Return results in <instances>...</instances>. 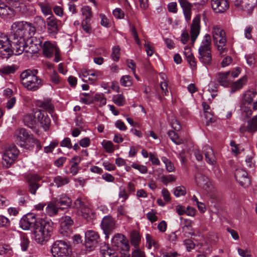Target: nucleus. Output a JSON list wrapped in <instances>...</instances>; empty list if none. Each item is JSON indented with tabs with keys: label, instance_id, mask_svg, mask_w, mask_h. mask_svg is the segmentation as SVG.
Segmentation results:
<instances>
[{
	"label": "nucleus",
	"instance_id": "obj_26",
	"mask_svg": "<svg viewBox=\"0 0 257 257\" xmlns=\"http://www.w3.org/2000/svg\"><path fill=\"white\" fill-rule=\"evenodd\" d=\"M203 152L206 162L210 165H214L216 161L212 149L208 145H205L203 147Z\"/></svg>",
	"mask_w": 257,
	"mask_h": 257
},
{
	"label": "nucleus",
	"instance_id": "obj_19",
	"mask_svg": "<svg viewBox=\"0 0 257 257\" xmlns=\"http://www.w3.org/2000/svg\"><path fill=\"white\" fill-rule=\"evenodd\" d=\"M58 49L55 44L48 41H45L42 46L43 55L47 58L52 57L55 52L57 53Z\"/></svg>",
	"mask_w": 257,
	"mask_h": 257
},
{
	"label": "nucleus",
	"instance_id": "obj_38",
	"mask_svg": "<svg viewBox=\"0 0 257 257\" xmlns=\"http://www.w3.org/2000/svg\"><path fill=\"white\" fill-rule=\"evenodd\" d=\"M54 182L58 187L67 184L69 182V179L66 176H57L54 178Z\"/></svg>",
	"mask_w": 257,
	"mask_h": 257
},
{
	"label": "nucleus",
	"instance_id": "obj_49",
	"mask_svg": "<svg viewBox=\"0 0 257 257\" xmlns=\"http://www.w3.org/2000/svg\"><path fill=\"white\" fill-rule=\"evenodd\" d=\"M131 167L135 169L138 170L142 174H146L147 173L148 168L146 166L139 165L136 163H133Z\"/></svg>",
	"mask_w": 257,
	"mask_h": 257
},
{
	"label": "nucleus",
	"instance_id": "obj_17",
	"mask_svg": "<svg viewBox=\"0 0 257 257\" xmlns=\"http://www.w3.org/2000/svg\"><path fill=\"white\" fill-rule=\"evenodd\" d=\"M101 227L103 230L106 237L114 229L115 222L112 217L106 216L103 217L101 221Z\"/></svg>",
	"mask_w": 257,
	"mask_h": 257
},
{
	"label": "nucleus",
	"instance_id": "obj_7",
	"mask_svg": "<svg viewBox=\"0 0 257 257\" xmlns=\"http://www.w3.org/2000/svg\"><path fill=\"white\" fill-rule=\"evenodd\" d=\"M100 240L99 235L95 231L89 230L85 234V243L86 248L92 250L97 245Z\"/></svg>",
	"mask_w": 257,
	"mask_h": 257
},
{
	"label": "nucleus",
	"instance_id": "obj_62",
	"mask_svg": "<svg viewBox=\"0 0 257 257\" xmlns=\"http://www.w3.org/2000/svg\"><path fill=\"white\" fill-rule=\"evenodd\" d=\"M50 79L51 81L55 84H58L61 81L59 75L56 71H53L52 72L50 75Z\"/></svg>",
	"mask_w": 257,
	"mask_h": 257
},
{
	"label": "nucleus",
	"instance_id": "obj_18",
	"mask_svg": "<svg viewBox=\"0 0 257 257\" xmlns=\"http://www.w3.org/2000/svg\"><path fill=\"white\" fill-rule=\"evenodd\" d=\"M199 61L205 66H210L212 63V58L211 50L198 49Z\"/></svg>",
	"mask_w": 257,
	"mask_h": 257
},
{
	"label": "nucleus",
	"instance_id": "obj_48",
	"mask_svg": "<svg viewBox=\"0 0 257 257\" xmlns=\"http://www.w3.org/2000/svg\"><path fill=\"white\" fill-rule=\"evenodd\" d=\"M241 114L242 117H249L252 114L251 108L244 105L241 106Z\"/></svg>",
	"mask_w": 257,
	"mask_h": 257
},
{
	"label": "nucleus",
	"instance_id": "obj_10",
	"mask_svg": "<svg viewBox=\"0 0 257 257\" xmlns=\"http://www.w3.org/2000/svg\"><path fill=\"white\" fill-rule=\"evenodd\" d=\"M46 22L48 33L51 36H55L59 31L61 22L52 16L47 19Z\"/></svg>",
	"mask_w": 257,
	"mask_h": 257
},
{
	"label": "nucleus",
	"instance_id": "obj_40",
	"mask_svg": "<svg viewBox=\"0 0 257 257\" xmlns=\"http://www.w3.org/2000/svg\"><path fill=\"white\" fill-rule=\"evenodd\" d=\"M256 94V93L255 91H251L250 90L246 91L243 95L244 101L248 104H250Z\"/></svg>",
	"mask_w": 257,
	"mask_h": 257
},
{
	"label": "nucleus",
	"instance_id": "obj_64",
	"mask_svg": "<svg viewBox=\"0 0 257 257\" xmlns=\"http://www.w3.org/2000/svg\"><path fill=\"white\" fill-rule=\"evenodd\" d=\"M238 253L242 257H250L251 256V251L248 249L238 248Z\"/></svg>",
	"mask_w": 257,
	"mask_h": 257
},
{
	"label": "nucleus",
	"instance_id": "obj_20",
	"mask_svg": "<svg viewBox=\"0 0 257 257\" xmlns=\"http://www.w3.org/2000/svg\"><path fill=\"white\" fill-rule=\"evenodd\" d=\"M200 16H197L193 19L192 24L191 27V39L193 43H194L200 33Z\"/></svg>",
	"mask_w": 257,
	"mask_h": 257
},
{
	"label": "nucleus",
	"instance_id": "obj_53",
	"mask_svg": "<svg viewBox=\"0 0 257 257\" xmlns=\"http://www.w3.org/2000/svg\"><path fill=\"white\" fill-rule=\"evenodd\" d=\"M130 30L134 37L135 42L138 45H140L141 44V41L139 38L135 27L134 25H130Z\"/></svg>",
	"mask_w": 257,
	"mask_h": 257
},
{
	"label": "nucleus",
	"instance_id": "obj_47",
	"mask_svg": "<svg viewBox=\"0 0 257 257\" xmlns=\"http://www.w3.org/2000/svg\"><path fill=\"white\" fill-rule=\"evenodd\" d=\"M81 10L82 15L85 17V19L83 21H90V18L92 16L91 9L88 6H85L83 7Z\"/></svg>",
	"mask_w": 257,
	"mask_h": 257
},
{
	"label": "nucleus",
	"instance_id": "obj_14",
	"mask_svg": "<svg viewBox=\"0 0 257 257\" xmlns=\"http://www.w3.org/2000/svg\"><path fill=\"white\" fill-rule=\"evenodd\" d=\"M27 47L26 41L24 40V39L14 40L13 46L11 47L12 54L19 55L21 54L24 51L28 52L29 51L27 49Z\"/></svg>",
	"mask_w": 257,
	"mask_h": 257
},
{
	"label": "nucleus",
	"instance_id": "obj_50",
	"mask_svg": "<svg viewBox=\"0 0 257 257\" xmlns=\"http://www.w3.org/2000/svg\"><path fill=\"white\" fill-rule=\"evenodd\" d=\"M111 57L115 61H117L120 57V48L118 46H115L112 49Z\"/></svg>",
	"mask_w": 257,
	"mask_h": 257
},
{
	"label": "nucleus",
	"instance_id": "obj_56",
	"mask_svg": "<svg viewBox=\"0 0 257 257\" xmlns=\"http://www.w3.org/2000/svg\"><path fill=\"white\" fill-rule=\"evenodd\" d=\"M30 241L29 239L25 236H23L21 239V246L23 251L27 250Z\"/></svg>",
	"mask_w": 257,
	"mask_h": 257
},
{
	"label": "nucleus",
	"instance_id": "obj_46",
	"mask_svg": "<svg viewBox=\"0 0 257 257\" xmlns=\"http://www.w3.org/2000/svg\"><path fill=\"white\" fill-rule=\"evenodd\" d=\"M30 38V43L31 44V47H33V45H34L37 49H39V47H41L42 43V40L43 38L42 37H29Z\"/></svg>",
	"mask_w": 257,
	"mask_h": 257
},
{
	"label": "nucleus",
	"instance_id": "obj_25",
	"mask_svg": "<svg viewBox=\"0 0 257 257\" xmlns=\"http://www.w3.org/2000/svg\"><path fill=\"white\" fill-rule=\"evenodd\" d=\"M7 3L10 6L13 7L14 8H20L19 10L22 11L23 13L28 14V13H31L32 10H30V9L32 8L31 5H25L24 4L21 3L20 4L19 3V0H5Z\"/></svg>",
	"mask_w": 257,
	"mask_h": 257
},
{
	"label": "nucleus",
	"instance_id": "obj_16",
	"mask_svg": "<svg viewBox=\"0 0 257 257\" xmlns=\"http://www.w3.org/2000/svg\"><path fill=\"white\" fill-rule=\"evenodd\" d=\"M35 114L41 126L45 131H47L49 129L51 120L47 113L38 109L35 111Z\"/></svg>",
	"mask_w": 257,
	"mask_h": 257
},
{
	"label": "nucleus",
	"instance_id": "obj_58",
	"mask_svg": "<svg viewBox=\"0 0 257 257\" xmlns=\"http://www.w3.org/2000/svg\"><path fill=\"white\" fill-rule=\"evenodd\" d=\"M111 250L107 248V249H101L100 250L101 253L103 257H118L117 255L111 253Z\"/></svg>",
	"mask_w": 257,
	"mask_h": 257
},
{
	"label": "nucleus",
	"instance_id": "obj_34",
	"mask_svg": "<svg viewBox=\"0 0 257 257\" xmlns=\"http://www.w3.org/2000/svg\"><path fill=\"white\" fill-rule=\"evenodd\" d=\"M54 200H57V202L59 203L60 205H63L66 207L70 206L72 202L71 199L65 194L60 195L58 198H55Z\"/></svg>",
	"mask_w": 257,
	"mask_h": 257
},
{
	"label": "nucleus",
	"instance_id": "obj_55",
	"mask_svg": "<svg viewBox=\"0 0 257 257\" xmlns=\"http://www.w3.org/2000/svg\"><path fill=\"white\" fill-rule=\"evenodd\" d=\"M58 142L57 141H53L50 143L48 146L44 147V152L46 153H49L52 152L54 148L58 145Z\"/></svg>",
	"mask_w": 257,
	"mask_h": 257
},
{
	"label": "nucleus",
	"instance_id": "obj_51",
	"mask_svg": "<svg viewBox=\"0 0 257 257\" xmlns=\"http://www.w3.org/2000/svg\"><path fill=\"white\" fill-rule=\"evenodd\" d=\"M79 76L84 82H86L88 80L90 81L89 70H87L85 69H82L79 73Z\"/></svg>",
	"mask_w": 257,
	"mask_h": 257
},
{
	"label": "nucleus",
	"instance_id": "obj_13",
	"mask_svg": "<svg viewBox=\"0 0 257 257\" xmlns=\"http://www.w3.org/2000/svg\"><path fill=\"white\" fill-rule=\"evenodd\" d=\"M74 207L78 210V211L83 218H87L88 217L91 211L81 198H78L76 199L74 202Z\"/></svg>",
	"mask_w": 257,
	"mask_h": 257
},
{
	"label": "nucleus",
	"instance_id": "obj_32",
	"mask_svg": "<svg viewBox=\"0 0 257 257\" xmlns=\"http://www.w3.org/2000/svg\"><path fill=\"white\" fill-rule=\"evenodd\" d=\"M141 237L137 231H133L130 235L131 243L136 248H138L141 243Z\"/></svg>",
	"mask_w": 257,
	"mask_h": 257
},
{
	"label": "nucleus",
	"instance_id": "obj_43",
	"mask_svg": "<svg viewBox=\"0 0 257 257\" xmlns=\"http://www.w3.org/2000/svg\"><path fill=\"white\" fill-rule=\"evenodd\" d=\"M113 102L117 105L121 106L124 105L125 100V98L122 94H116L113 96Z\"/></svg>",
	"mask_w": 257,
	"mask_h": 257
},
{
	"label": "nucleus",
	"instance_id": "obj_35",
	"mask_svg": "<svg viewBox=\"0 0 257 257\" xmlns=\"http://www.w3.org/2000/svg\"><path fill=\"white\" fill-rule=\"evenodd\" d=\"M17 69L18 67L15 65L3 66L0 67V74L4 75L13 74Z\"/></svg>",
	"mask_w": 257,
	"mask_h": 257
},
{
	"label": "nucleus",
	"instance_id": "obj_1",
	"mask_svg": "<svg viewBox=\"0 0 257 257\" xmlns=\"http://www.w3.org/2000/svg\"><path fill=\"white\" fill-rule=\"evenodd\" d=\"M20 225L23 230L33 228L35 230V240L41 244L48 239L52 231L50 222L43 217H36L33 213L24 215L20 220Z\"/></svg>",
	"mask_w": 257,
	"mask_h": 257
},
{
	"label": "nucleus",
	"instance_id": "obj_37",
	"mask_svg": "<svg viewBox=\"0 0 257 257\" xmlns=\"http://www.w3.org/2000/svg\"><path fill=\"white\" fill-rule=\"evenodd\" d=\"M211 36L208 34H206L202 41L201 44L199 49L211 50Z\"/></svg>",
	"mask_w": 257,
	"mask_h": 257
},
{
	"label": "nucleus",
	"instance_id": "obj_23",
	"mask_svg": "<svg viewBox=\"0 0 257 257\" xmlns=\"http://www.w3.org/2000/svg\"><path fill=\"white\" fill-rule=\"evenodd\" d=\"M41 178L38 175H31L29 177V191L32 194H35L36 190L38 189L40 185L38 182L40 181Z\"/></svg>",
	"mask_w": 257,
	"mask_h": 257
},
{
	"label": "nucleus",
	"instance_id": "obj_15",
	"mask_svg": "<svg viewBox=\"0 0 257 257\" xmlns=\"http://www.w3.org/2000/svg\"><path fill=\"white\" fill-rule=\"evenodd\" d=\"M112 244L116 247H120V249H126L129 247V242L126 237L120 234L116 233L111 239Z\"/></svg>",
	"mask_w": 257,
	"mask_h": 257
},
{
	"label": "nucleus",
	"instance_id": "obj_12",
	"mask_svg": "<svg viewBox=\"0 0 257 257\" xmlns=\"http://www.w3.org/2000/svg\"><path fill=\"white\" fill-rule=\"evenodd\" d=\"M235 177L238 183L244 188L250 184L251 181L248 174L243 169H237L235 172Z\"/></svg>",
	"mask_w": 257,
	"mask_h": 257
},
{
	"label": "nucleus",
	"instance_id": "obj_22",
	"mask_svg": "<svg viewBox=\"0 0 257 257\" xmlns=\"http://www.w3.org/2000/svg\"><path fill=\"white\" fill-rule=\"evenodd\" d=\"M73 221L69 216L62 217L60 220V232L63 235H67L70 231V227L72 225Z\"/></svg>",
	"mask_w": 257,
	"mask_h": 257
},
{
	"label": "nucleus",
	"instance_id": "obj_28",
	"mask_svg": "<svg viewBox=\"0 0 257 257\" xmlns=\"http://www.w3.org/2000/svg\"><path fill=\"white\" fill-rule=\"evenodd\" d=\"M57 200L54 199L49 202L47 207H46V212L47 214L50 216H53L58 213V210L60 207L57 206Z\"/></svg>",
	"mask_w": 257,
	"mask_h": 257
},
{
	"label": "nucleus",
	"instance_id": "obj_57",
	"mask_svg": "<svg viewBox=\"0 0 257 257\" xmlns=\"http://www.w3.org/2000/svg\"><path fill=\"white\" fill-rule=\"evenodd\" d=\"M230 145L232 147L231 151L235 155L240 153V146L239 145L236 144L235 142L231 141L230 143Z\"/></svg>",
	"mask_w": 257,
	"mask_h": 257
},
{
	"label": "nucleus",
	"instance_id": "obj_36",
	"mask_svg": "<svg viewBox=\"0 0 257 257\" xmlns=\"http://www.w3.org/2000/svg\"><path fill=\"white\" fill-rule=\"evenodd\" d=\"M146 239L147 246L149 249H151L153 246L156 249L159 248L160 245L158 242L150 234H147L146 235Z\"/></svg>",
	"mask_w": 257,
	"mask_h": 257
},
{
	"label": "nucleus",
	"instance_id": "obj_52",
	"mask_svg": "<svg viewBox=\"0 0 257 257\" xmlns=\"http://www.w3.org/2000/svg\"><path fill=\"white\" fill-rule=\"evenodd\" d=\"M113 16L118 19H122L124 18L125 14L120 8H116L112 12Z\"/></svg>",
	"mask_w": 257,
	"mask_h": 257
},
{
	"label": "nucleus",
	"instance_id": "obj_44",
	"mask_svg": "<svg viewBox=\"0 0 257 257\" xmlns=\"http://www.w3.org/2000/svg\"><path fill=\"white\" fill-rule=\"evenodd\" d=\"M89 77H90V81L92 83L95 82L97 78H100L102 76V73L100 71L91 69L89 70Z\"/></svg>",
	"mask_w": 257,
	"mask_h": 257
},
{
	"label": "nucleus",
	"instance_id": "obj_24",
	"mask_svg": "<svg viewBox=\"0 0 257 257\" xmlns=\"http://www.w3.org/2000/svg\"><path fill=\"white\" fill-rule=\"evenodd\" d=\"M178 2L183 10L186 20L190 21L191 17L192 4L188 0H178Z\"/></svg>",
	"mask_w": 257,
	"mask_h": 257
},
{
	"label": "nucleus",
	"instance_id": "obj_61",
	"mask_svg": "<svg viewBox=\"0 0 257 257\" xmlns=\"http://www.w3.org/2000/svg\"><path fill=\"white\" fill-rule=\"evenodd\" d=\"M118 196L122 198V202L125 201L129 197V194L127 193L124 188H120L118 193Z\"/></svg>",
	"mask_w": 257,
	"mask_h": 257
},
{
	"label": "nucleus",
	"instance_id": "obj_33",
	"mask_svg": "<svg viewBox=\"0 0 257 257\" xmlns=\"http://www.w3.org/2000/svg\"><path fill=\"white\" fill-rule=\"evenodd\" d=\"M229 74L230 72L229 71L218 73V83L220 85L224 87H227L229 85L230 81L228 79Z\"/></svg>",
	"mask_w": 257,
	"mask_h": 257
},
{
	"label": "nucleus",
	"instance_id": "obj_41",
	"mask_svg": "<svg viewBox=\"0 0 257 257\" xmlns=\"http://www.w3.org/2000/svg\"><path fill=\"white\" fill-rule=\"evenodd\" d=\"M246 129L249 132L257 131V115L248 121Z\"/></svg>",
	"mask_w": 257,
	"mask_h": 257
},
{
	"label": "nucleus",
	"instance_id": "obj_3",
	"mask_svg": "<svg viewBox=\"0 0 257 257\" xmlns=\"http://www.w3.org/2000/svg\"><path fill=\"white\" fill-rule=\"evenodd\" d=\"M11 30L13 40L24 39L25 41H28L29 37L36 32V29L32 24L24 21L14 23L11 26Z\"/></svg>",
	"mask_w": 257,
	"mask_h": 257
},
{
	"label": "nucleus",
	"instance_id": "obj_21",
	"mask_svg": "<svg viewBox=\"0 0 257 257\" xmlns=\"http://www.w3.org/2000/svg\"><path fill=\"white\" fill-rule=\"evenodd\" d=\"M28 133L25 128H20L18 132L17 140L19 142L20 145L26 149H30V147L27 146L29 140L30 139Z\"/></svg>",
	"mask_w": 257,
	"mask_h": 257
},
{
	"label": "nucleus",
	"instance_id": "obj_31",
	"mask_svg": "<svg viewBox=\"0 0 257 257\" xmlns=\"http://www.w3.org/2000/svg\"><path fill=\"white\" fill-rule=\"evenodd\" d=\"M192 221L191 220L185 219L184 220L183 226L182 227V232L185 236H187L189 235H192Z\"/></svg>",
	"mask_w": 257,
	"mask_h": 257
},
{
	"label": "nucleus",
	"instance_id": "obj_5",
	"mask_svg": "<svg viewBox=\"0 0 257 257\" xmlns=\"http://www.w3.org/2000/svg\"><path fill=\"white\" fill-rule=\"evenodd\" d=\"M19 154V151L15 145L9 146L3 156V166L9 168L16 160Z\"/></svg>",
	"mask_w": 257,
	"mask_h": 257
},
{
	"label": "nucleus",
	"instance_id": "obj_39",
	"mask_svg": "<svg viewBox=\"0 0 257 257\" xmlns=\"http://www.w3.org/2000/svg\"><path fill=\"white\" fill-rule=\"evenodd\" d=\"M168 134L170 139L175 144L180 145L184 143L183 140L180 138L178 135L174 131H169Z\"/></svg>",
	"mask_w": 257,
	"mask_h": 257
},
{
	"label": "nucleus",
	"instance_id": "obj_4",
	"mask_svg": "<svg viewBox=\"0 0 257 257\" xmlns=\"http://www.w3.org/2000/svg\"><path fill=\"white\" fill-rule=\"evenodd\" d=\"M51 252L54 257H70L71 250L66 241L57 240L52 245Z\"/></svg>",
	"mask_w": 257,
	"mask_h": 257
},
{
	"label": "nucleus",
	"instance_id": "obj_8",
	"mask_svg": "<svg viewBox=\"0 0 257 257\" xmlns=\"http://www.w3.org/2000/svg\"><path fill=\"white\" fill-rule=\"evenodd\" d=\"M196 185L207 192H211L213 187L209 178L201 173H197L195 176Z\"/></svg>",
	"mask_w": 257,
	"mask_h": 257
},
{
	"label": "nucleus",
	"instance_id": "obj_30",
	"mask_svg": "<svg viewBox=\"0 0 257 257\" xmlns=\"http://www.w3.org/2000/svg\"><path fill=\"white\" fill-rule=\"evenodd\" d=\"M37 116L35 114L28 113L26 114L24 117V122L26 125L30 128H33L35 126L37 123Z\"/></svg>",
	"mask_w": 257,
	"mask_h": 257
},
{
	"label": "nucleus",
	"instance_id": "obj_54",
	"mask_svg": "<svg viewBox=\"0 0 257 257\" xmlns=\"http://www.w3.org/2000/svg\"><path fill=\"white\" fill-rule=\"evenodd\" d=\"M161 180L165 185H167L169 182H174L176 180V178L172 175L168 176L164 175L161 177Z\"/></svg>",
	"mask_w": 257,
	"mask_h": 257
},
{
	"label": "nucleus",
	"instance_id": "obj_11",
	"mask_svg": "<svg viewBox=\"0 0 257 257\" xmlns=\"http://www.w3.org/2000/svg\"><path fill=\"white\" fill-rule=\"evenodd\" d=\"M211 6L214 13L222 14L229 9V3L228 0H211Z\"/></svg>",
	"mask_w": 257,
	"mask_h": 257
},
{
	"label": "nucleus",
	"instance_id": "obj_9",
	"mask_svg": "<svg viewBox=\"0 0 257 257\" xmlns=\"http://www.w3.org/2000/svg\"><path fill=\"white\" fill-rule=\"evenodd\" d=\"M212 34L215 44H226V34L221 27L218 26H214L212 28Z\"/></svg>",
	"mask_w": 257,
	"mask_h": 257
},
{
	"label": "nucleus",
	"instance_id": "obj_63",
	"mask_svg": "<svg viewBox=\"0 0 257 257\" xmlns=\"http://www.w3.org/2000/svg\"><path fill=\"white\" fill-rule=\"evenodd\" d=\"M168 10L172 13H176L178 11L177 4L176 2H171L168 5Z\"/></svg>",
	"mask_w": 257,
	"mask_h": 257
},
{
	"label": "nucleus",
	"instance_id": "obj_29",
	"mask_svg": "<svg viewBox=\"0 0 257 257\" xmlns=\"http://www.w3.org/2000/svg\"><path fill=\"white\" fill-rule=\"evenodd\" d=\"M4 6L0 12V17L5 18H12L15 15V8L9 5H7L5 3Z\"/></svg>",
	"mask_w": 257,
	"mask_h": 257
},
{
	"label": "nucleus",
	"instance_id": "obj_60",
	"mask_svg": "<svg viewBox=\"0 0 257 257\" xmlns=\"http://www.w3.org/2000/svg\"><path fill=\"white\" fill-rule=\"evenodd\" d=\"M41 107L46 110L48 111L49 113H51L54 109L53 106L49 102H43L41 103Z\"/></svg>",
	"mask_w": 257,
	"mask_h": 257
},
{
	"label": "nucleus",
	"instance_id": "obj_6",
	"mask_svg": "<svg viewBox=\"0 0 257 257\" xmlns=\"http://www.w3.org/2000/svg\"><path fill=\"white\" fill-rule=\"evenodd\" d=\"M11 46L8 36L0 34V57L3 59L9 58L12 55Z\"/></svg>",
	"mask_w": 257,
	"mask_h": 257
},
{
	"label": "nucleus",
	"instance_id": "obj_2",
	"mask_svg": "<svg viewBox=\"0 0 257 257\" xmlns=\"http://www.w3.org/2000/svg\"><path fill=\"white\" fill-rule=\"evenodd\" d=\"M38 70L26 69L20 74V82L27 90L35 91L43 85L42 80L37 75Z\"/></svg>",
	"mask_w": 257,
	"mask_h": 257
},
{
	"label": "nucleus",
	"instance_id": "obj_45",
	"mask_svg": "<svg viewBox=\"0 0 257 257\" xmlns=\"http://www.w3.org/2000/svg\"><path fill=\"white\" fill-rule=\"evenodd\" d=\"M121 85L124 87H130L133 84L132 78L129 75H124L120 79Z\"/></svg>",
	"mask_w": 257,
	"mask_h": 257
},
{
	"label": "nucleus",
	"instance_id": "obj_42",
	"mask_svg": "<svg viewBox=\"0 0 257 257\" xmlns=\"http://www.w3.org/2000/svg\"><path fill=\"white\" fill-rule=\"evenodd\" d=\"M253 10V7L252 3H250L248 0H244L239 10L245 12L247 14H250Z\"/></svg>",
	"mask_w": 257,
	"mask_h": 257
},
{
	"label": "nucleus",
	"instance_id": "obj_27",
	"mask_svg": "<svg viewBox=\"0 0 257 257\" xmlns=\"http://www.w3.org/2000/svg\"><path fill=\"white\" fill-rule=\"evenodd\" d=\"M247 81V77L244 75L239 79L232 83L231 85V93H234L241 89L246 85Z\"/></svg>",
	"mask_w": 257,
	"mask_h": 257
},
{
	"label": "nucleus",
	"instance_id": "obj_59",
	"mask_svg": "<svg viewBox=\"0 0 257 257\" xmlns=\"http://www.w3.org/2000/svg\"><path fill=\"white\" fill-rule=\"evenodd\" d=\"M186 194V190L183 186H179L175 188L174 194L176 197L184 195Z\"/></svg>",
	"mask_w": 257,
	"mask_h": 257
}]
</instances>
